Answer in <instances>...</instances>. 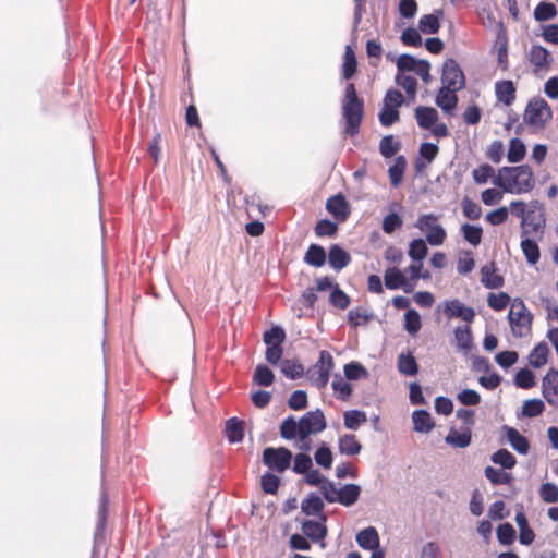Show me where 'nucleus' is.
Listing matches in <instances>:
<instances>
[{"label":"nucleus","mask_w":558,"mask_h":558,"mask_svg":"<svg viewBox=\"0 0 558 558\" xmlns=\"http://www.w3.org/2000/svg\"><path fill=\"white\" fill-rule=\"evenodd\" d=\"M493 183L510 194H525L535 186L534 173L530 166L502 167Z\"/></svg>","instance_id":"nucleus-1"},{"label":"nucleus","mask_w":558,"mask_h":558,"mask_svg":"<svg viewBox=\"0 0 558 558\" xmlns=\"http://www.w3.org/2000/svg\"><path fill=\"white\" fill-rule=\"evenodd\" d=\"M342 117L345 122L344 132L350 136L359 133L364 117V102L357 96L355 85L349 83L345 86L344 97L342 100Z\"/></svg>","instance_id":"nucleus-2"},{"label":"nucleus","mask_w":558,"mask_h":558,"mask_svg":"<svg viewBox=\"0 0 558 558\" xmlns=\"http://www.w3.org/2000/svg\"><path fill=\"white\" fill-rule=\"evenodd\" d=\"M508 318L514 337H524L531 330L533 317L522 300L512 302Z\"/></svg>","instance_id":"nucleus-3"},{"label":"nucleus","mask_w":558,"mask_h":558,"mask_svg":"<svg viewBox=\"0 0 558 558\" xmlns=\"http://www.w3.org/2000/svg\"><path fill=\"white\" fill-rule=\"evenodd\" d=\"M335 367L333 357L327 350H323L319 353L318 361L311 366L306 374L308 379L315 385L318 389H324L330 377V373Z\"/></svg>","instance_id":"nucleus-4"},{"label":"nucleus","mask_w":558,"mask_h":558,"mask_svg":"<svg viewBox=\"0 0 558 558\" xmlns=\"http://www.w3.org/2000/svg\"><path fill=\"white\" fill-rule=\"evenodd\" d=\"M551 117L553 112L547 101L543 98H533L525 108L523 121L527 125L543 129Z\"/></svg>","instance_id":"nucleus-5"},{"label":"nucleus","mask_w":558,"mask_h":558,"mask_svg":"<svg viewBox=\"0 0 558 558\" xmlns=\"http://www.w3.org/2000/svg\"><path fill=\"white\" fill-rule=\"evenodd\" d=\"M415 228L425 232L427 243L433 246L441 245L447 238L445 229L438 222V216L434 214L421 215L415 222Z\"/></svg>","instance_id":"nucleus-6"},{"label":"nucleus","mask_w":558,"mask_h":558,"mask_svg":"<svg viewBox=\"0 0 558 558\" xmlns=\"http://www.w3.org/2000/svg\"><path fill=\"white\" fill-rule=\"evenodd\" d=\"M545 221L543 205L537 201L533 202L532 208L526 211L521 221L523 235L543 233Z\"/></svg>","instance_id":"nucleus-7"},{"label":"nucleus","mask_w":558,"mask_h":558,"mask_svg":"<svg viewBox=\"0 0 558 558\" xmlns=\"http://www.w3.org/2000/svg\"><path fill=\"white\" fill-rule=\"evenodd\" d=\"M292 452L284 448H272L268 447L264 449L263 452V461L270 469L276 470L277 472H284L291 464Z\"/></svg>","instance_id":"nucleus-8"},{"label":"nucleus","mask_w":558,"mask_h":558,"mask_svg":"<svg viewBox=\"0 0 558 558\" xmlns=\"http://www.w3.org/2000/svg\"><path fill=\"white\" fill-rule=\"evenodd\" d=\"M301 441L307 439L311 434H318L326 427V418L322 410L306 412L301 418Z\"/></svg>","instance_id":"nucleus-9"},{"label":"nucleus","mask_w":558,"mask_h":558,"mask_svg":"<svg viewBox=\"0 0 558 558\" xmlns=\"http://www.w3.org/2000/svg\"><path fill=\"white\" fill-rule=\"evenodd\" d=\"M441 82L444 86L458 90L465 86L463 71L454 59H447L444 62Z\"/></svg>","instance_id":"nucleus-10"},{"label":"nucleus","mask_w":558,"mask_h":558,"mask_svg":"<svg viewBox=\"0 0 558 558\" xmlns=\"http://www.w3.org/2000/svg\"><path fill=\"white\" fill-rule=\"evenodd\" d=\"M327 211L337 222H344L351 215V206L342 193L330 196L326 202Z\"/></svg>","instance_id":"nucleus-11"},{"label":"nucleus","mask_w":558,"mask_h":558,"mask_svg":"<svg viewBox=\"0 0 558 558\" xmlns=\"http://www.w3.org/2000/svg\"><path fill=\"white\" fill-rule=\"evenodd\" d=\"M542 395L549 405L558 407V371L549 368L542 379Z\"/></svg>","instance_id":"nucleus-12"},{"label":"nucleus","mask_w":558,"mask_h":558,"mask_svg":"<svg viewBox=\"0 0 558 558\" xmlns=\"http://www.w3.org/2000/svg\"><path fill=\"white\" fill-rule=\"evenodd\" d=\"M384 281L386 288L389 290L402 288L405 293H410L414 290V283H411L397 267H389L385 270Z\"/></svg>","instance_id":"nucleus-13"},{"label":"nucleus","mask_w":558,"mask_h":558,"mask_svg":"<svg viewBox=\"0 0 558 558\" xmlns=\"http://www.w3.org/2000/svg\"><path fill=\"white\" fill-rule=\"evenodd\" d=\"M444 313L448 318L458 317L466 323H472L475 317V311L465 306L458 299H452L444 303Z\"/></svg>","instance_id":"nucleus-14"},{"label":"nucleus","mask_w":558,"mask_h":558,"mask_svg":"<svg viewBox=\"0 0 558 558\" xmlns=\"http://www.w3.org/2000/svg\"><path fill=\"white\" fill-rule=\"evenodd\" d=\"M527 58L535 71L548 70L553 61L550 52L541 45H532Z\"/></svg>","instance_id":"nucleus-15"},{"label":"nucleus","mask_w":558,"mask_h":558,"mask_svg":"<svg viewBox=\"0 0 558 558\" xmlns=\"http://www.w3.org/2000/svg\"><path fill=\"white\" fill-rule=\"evenodd\" d=\"M481 282L487 289H499L504 286V277L497 274L495 262L487 263L481 268Z\"/></svg>","instance_id":"nucleus-16"},{"label":"nucleus","mask_w":558,"mask_h":558,"mask_svg":"<svg viewBox=\"0 0 558 558\" xmlns=\"http://www.w3.org/2000/svg\"><path fill=\"white\" fill-rule=\"evenodd\" d=\"M326 515H320V521L306 520L302 524V532L313 542L323 541L327 535V527L325 525Z\"/></svg>","instance_id":"nucleus-17"},{"label":"nucleus","mask_w":558,"mask_h":558,"mask_svg":"<svg viewBox=\"0 0 558 558\" xmlns=\"http://www.w3.org/2000/svg\"><path fill=\"white\" fill-rule=\"evenodd\" d=\"M457 92L458 89L442 85L436 96V105L440 107L446 113L452 114L458 104V96L456 94Z\"/></svg>","instance_id":"nucleus-18"},{"label":"nucleus","mask_w":558,"mask_h":558,"mask_svg":"<svg viewBox=\"0 0 558 558\" xmlns=\"http://www.w3.org/2000/svg\"><path fill=\"white\" fill-rule=\"evenodd\" d=\"M361 494V488L356 484H347L342 488L339 489L338 497L333 498L331 496H327V501L329 502H340L343 506H351L359 499Z\"/></svg>","instance_id":"nucleus-19"},{"label":"nucleus","mask_w":558,"mask_h":558,"mask_svg":"<svg viewBox=\"0 0 558 558\" xmlns=\"http://www.w3.org/2000/svg\"><path fill=\"white\" fill-rule=\"evenodd\" d=\"M328 262L331 268L341 270L351 263V256L340 245L332 244L329 248Z\"/></svg>","instance_id":"nucleus-20"},{"label":"nucleus","mask_w":558,"mask_h":558,"mask_svg":"<svg viewBox=\"0 0 558 558\" xmlns=\"http://www.w3.org/2000/svg\"><path fill=\"white\" fill-rule=\"evenodd\" d=\"M495 94L497 100L505 106H510L515 100V87L512 81L504 80L495 84Z\"/></svg>","instance_id":"nucleus-21"},{"label":"nucleus","mask_w":558,"mask_h":558,"mask_svg":"<svg viewBox=\"0 0 558 558\" xmlns=\"http://www.w3.org/2000/svg\"><path fill=\"white\" fill-rule=\"evenodd\" d=\"M415 118L421 129L429 130L438 120V112L433 107L418 106Z\"/></svg>","instance_id":"nucleus-22"},{"label":"nucleus","mask_w":558,"mask_h":558,"mask_svg":"<svg viewBox=\"0 0 558 558\" xmlns=\"http://www.w3.org/2000/svg\"><path fill=\"white\" fill-rule=\"evenodd\" d=\"M505 430L511 447L520 454H526L530 450V442L527 438L521 435L513 427L505 426Z\"/></svg>","instance_id":"nucleus-23"},{"label":"nucleus","mask_w":558,"mask_h":558,"mask_svg":"<svg viewBox=\"0 0 558 558\" xmlns=\"http://www.w3.org/2000/svg\"><path fill=\"white\" fill-rule=\"evenodd\" d=\"M356 542L363 549H375L379 547V536L375 527L368 526L356 534Z\"/></svg>","instance_id":"nucleus-24"},{"label":"nucleus","mask_w":558,"mask_h":558,"mask_svg":"<svg viewBox=\"0 0 558 558\" xmlns=\"http://www.w3.org/2000/svg\"><path fill=\"white\" fill-rule=\"evenodd\" d=\"M514 520L519 527V542L522 545H531L534 542L535 534L533 530L530 527L524 512H517Z\"/></svg>","instance_id":"nucleus-25"},{"label":"nucleus","mask_w":558,"mask_h":558,"mask_svg":"<svg viewBox=\"0 0 558 558\" xmlns=\"http://www.w3.org/2000/svg\"><path fill=\"white\" fill-rule=\"evenodd\" d=\"M280 436L287 440H292V439L298 438V440L301 441L300 421L296 422L292 415L286 417L280 425Z\"/></svg>","instance_id":"nucleus-26"},{"label":"nucleus","mask_w":558,"mask_h":558,"mask_svg":"<svg viewBox=\"0 0 558 558\" xmlns=\"http://www.w3.org/2000/svg\"><path fill=\"white\" fill-rule=\"evenodd\" d=\"M442 11L438 10L433 14H425L418 21V28L425 34H436L440 28Z\"/></svg>","instance_id":"nucleus-27"},{"label":"nucleus","mask_w":558,"mask_h":558,"mask_svg":"<svg viewBox=\"0 0 558 558\" xmlns=\"http://www.w3.org/2000/svg\"><path fill=\"white\" fill-rule=\"evenodd\" d=\"M226 436L232 444L241 442L244 438V424L243 421L236 417H231L226 422Z\"/></svg>","instance_id":"nucleus-28"},{"label":"nucleus","mask_w":558,"mask_h":558,"mask_svg":"<svg viewBox=\"0 0 558 558\" xmlns=\"http://www.w3.org/2000/svg\"><path fill=\"white\" fill-rule=\"evenodd\" d=\"M326 252L318 244H311L304 255V263L313 267H322L326 263Z\"/></svg>","instance_id":"nucleus-29"},{"label":"nucleus","mask_w":558,"mask_h":558,"mask_svg":"<svg viewBox=\"0 0 558 558\" xmlns=\"http://www.w3.org/2000/svg\"><path fill=\"white\" fill-rule=\"evenodd\" d=\"M471 438L472 434L470 427L461 433L451 428L449 434L446 436L445 441L454 448H465L471 444Z\"/></svg>","instance_id":"nucleus-30"},{"label":"nucleus","mask_w":558,"mask_h":558,"mask_svg":"<svg viewBox=\"0 0 558 558\" xmlns=\"http://www.w3.org/2000/svg\"><path fill=\"white\" fill-rule=\"evenodd\" d=\"M412 420L414 424V430L420 433H428L435 425L429 413L425 410L414 411L412 414Z\"/></svg>","instance_id":"nucleus-31"},{"label":"nucleus","mask_w":558,"mask_h":558,"mask_svg":"<svg viewBox=\"0 0 558 558\" xmlns=\"http://www.w3.org/2000/svg\"><path fill=\"white\" fill-rule=\"evenodd\" d=\"M549 349L545 342H539L530 353L529 363L535 367H542L547 363Z\"/></svg>","instance_id":"nucleus-32"},{"label":"nucleus","mask_w":558,"mask_h":558,"mask_svg":"<svg viewBox=\"0 0 558 558\" xmlns=\"http://www.w3.org/2000/svg\"><path fill=\"white\" fill-rule=\"evenodd\" d=\"M362 449L361 444L352 434H345L339 438V450L343 454L354 456Z\"/></svg>","instance_id":"nucleus-33"},{"label":"nucleus","mask_w":558,"mask_h":558,"mask_svg":"<svg viewBox=\"0 0 558 558\" xmlns=\"http://www.w3.org/2000/svg\"><path fill=\"white\" fill-rule=\"evenodd\" d=\"M398 369L403 375L414 376L418 373V364L411 353L407 355L400 354L398 357Z\"/></svg>","instance_id":"nucleus-34"},{"label":"nucleus","mask_w":558,"mask_h":558,"mask_svg":"<svg viewBox=\"0 0 558 558\" xmlns=\"http://www.w3.org/2000/svg\"><path fill=\"white\" fill-rule=\"evenodd\" d=\"M343 59L344 60L342 64V76L345 80H350L356 73L357 69V61L351 46L345 47Z\"/></svg>","instance_id":"nucleus-35"},{"label":"nucleus","mask_w":558,"mask_h":558,"mask_svg":"<svg viewBox=\"0 0 558 558\" xmlns=\"http://www.w3.org/2000/svg\"><path fill=\"white\" fill-rule=\"evenodd\" d=\"M526 154L524 143L520 138H511L509 143V149L507 159L511 163L520 162Z\"/></svg>","instance_id":"nucleus-36"},{"label":"nucleus","mask_w":558,"mask_h":558,"mask_svg":"<svg viewBox=\"0 0 558 558\" xmlns=\"http://www.w3.org/2000/svg\"><path fill=\"white\" fill-rule=\"evenodd\" d=\"M407 161L403 156H398L395 160V163L389 168V179L392 186H398L405 171Z\"/></svg>","instance_id":"nucleus-37"},{"label":"nucleus","mask_w":558,"mask_h":558,"mask_svg":"<svg viewBox=\"0 0 558 558\" xmlns=\"http://www.w3.org/2000/svg\"><path fill=\"white\" fill-rule=\"evenodd\" d=\"M275 380V375L272 371L263 364H259L256 366L254 375H253V383L258 386H265L268 387L272 385Z\"/></svg>","instance_id":"nucleus-38"},{"label":"nucleus","mask_w":558,"mask_h":558,"mask_svg":"<svg viewBox=\"0 0 558 558\" xmlns=\"http://www.w3.org/2000/svg\"><path fill=\"white\" fill-rule=\"evenodd\" d=\"M343 372L348 380L366 379L368 377V371L359 362L345 364Z\"/></svg>","instance_id":"nucleus-39"},{"label":"nucleus","mask_w":558,"mask_h":558,"mask_svg":"<svg viewBox=\"0 0 558 558\" xmlns=\"http://www.w3.org/2000/svg\"><path fill=\"white\" fill-rule=\"evenodd\" d=\"M331 387L337 393V398L342 401H348L352 395V386L345 381L339 374L335 375Z\"/></svg>","instance_id":"nucleus-40"},{"label":"nucleus","mask_w":558,"mask_h":558,"mask_svg":"<svg viewBox=\"0 0 558 558\" xmlns=\"http://www.w3.org/2000/svg\"><path fill=\"white\" fill-rule=\"evenodd\" d=\"M301 509L307 515H322L324 502L320 497L311 495L307 499L302 501Z\"/></svg>","instance_id":"nucleus-41"},{"label":"nucleus","mask_w":558,"mask_h":558,"mask_svg":"<svg viewBox=\"0 0 558 558\" xmlns=\"http://www.w3.org/2000/svg\"><path fill=\"white\" fill-rule=\"evenodd\" d=\"M522 252L531 265H535L541 257L538 245L535 241L531 239H524L521 241Z\"/></svg>","instance_id":"nucleus-42"},{"label":"nucleus","mask_w":558,"mask_h":558,"mask_svg":"<svg viewBox=\"0 0 558 558\" xmlns=\"http://www.w3.org/2000/svg\"><path fill=\"white\" fill-rule=\"evenodd\" d=\"M422 327L421 317L417 311L411 308L404 314V329L412 336L416 335Z\"/></svg>","instance_id":"nucleus-43"},{"label":"nucleus","mask_w":558,"mask_h":558,"mask_svg":"<svg viewBox=\"0 0 558 558\" xmlns=\"http://www.w3.org/2000/svg\"><path fill=\"white\" fill-rule=\"evenodd\" d=\"M427 253H428V248H427L426 242L424 240L415 239V240L411 241V243L409 245L408 254L412 258V260H414V262L423 260L427 256Z\"/></svg>","instance_id":"nucleus-44"},{"label":"nucleus","mask_w":558,"mask_h":558,"mask_svg":"<svg viewBox=\"0 0 558 558\" xmlns=\"http://www.w3.org/2000/svg\"><path fill=\"white\" fill-rule=\"evenodd\" d=\"M463 238L466 242L472 244L473 246H476L482 241L483 235V229L480 226H473L469 223H464L461 227Z\"/></svg>","instance_id":"nucleus-45"},{"label":"nucleus","mask_w":558,"mask_h":558,"mask_svg":"<svg viewBox=\"0 0 558 558\" xmlns=\"http://www.w3.org/2000/svg\"><path fill=\"white\" fill-rule=\"evenodd\" d=\"M281 372L286 377L295 379L303 376L304 366L298 361L283 360L281 362Z\"/></svg>","instance_id":"nucleus-46"},{"label":"nucleus","mask_w":558,"mask_h":558,"mask_svg":"<svg viewBox=\"0 0 558 558\" xmlns=\"http://www.w3.org/2000/svg\"><path fill=\"white\" fill-rule=\"evenodd\" d=\"M344 426L349 429H357L359 426L367 421L366 414L359 410H349L344 412Z\"/></svg>","instance_id":"nucleus-47"},{"label":"nucleus","mask_w":558,"mask_h":558,"mask_svg":"<svg viewBox=\"0 0 558 558\" xmlns=\"http://www.w3.org/2000/svg\"><path fill=\"white\" fill-rule=\"evenodd\" d=\"M492 461L504 469H512L517 463L515 457L507 449H499L493 453Z\"/></svg>","instance_id":"nucleus-48"},{"label":"nucleus","mask_w":558,"mask_h":558,"mask_svg":"<svg viewBox=\"0 0 558 558\" xmlns=\"http://www.w3.org/2000/svg\"><path fill=\"white\" fill-rule=\"evenodd\" d=\"M350 296L336 283L329 296L330 304L337 308L345 310L350 305Z\"/></svg>","instance_id":"nucleus-49"},{"label":"nucleus","mask_w":558,"mask_h":558,"mask_svg":"<svg viewBox=\"0 0 558 558\" xmlns=\"http://www.w3.org/2000/svg\"><path fill=\"white\" fill-rule=\"evenodd\" d=\"M484 473L486 478L495 485L509 484L512 480L511 474L495 469L493 466H486Z\"/></svg>","instance_id":"nucleus-50"},{"label":"nucleus","mask_w":558,"mask_h":558,"mask_svg":"<svg viewBox=\"0 0 558 558\" xmlns=\"http://www.w3.org/2000/svg\"><path fill=\"white\" fill-rule=\"evenodd\" d=\"M545 410V404L541 399H530L522 405V414L527 417L541 415Z\"/></svg>","instance_id":"nucleus-51"},{"label":"nucleus","mask_w":558,"mask_h":558,"mask_svg":"<svg viewBox=\"0 0 558 558\" xmlns=\"http://www.w3.org/2000/svg\"><path fill=\"white\" fill-rule=\"evenodd\" d=\"M399 149L400 143L395 141L392 135H386L381 138L379 144V150L384 157L390 158L395 156Z\"/></svg>","instance_id":"nucleus-52"},{"label":"nucleus","mask_w":558,"mask_h":558,"mask_svg":"<svg viewBox=\"0 0 558 558\" xmlns=\"http://www.w3.org/2000/svg\"><path fill=\"white\" fill-rule=\"evenodd\" d=\"M557 9L555 4L549 2H541L534 10V17L536 21H547L555 17Z\"/></svg>","instance_id":"nucleus-53"},{"label":"nucleus","mask_w":558,"mask_h":558,"mask_svg":"<svg viewBox=\"0 0 558 558\" xmlns=\"http://www.w3.org/2000/svg\"><path fill=\"white\" fill-rule=\"evenodd\" d=\"M338 232V225L329 219H322L315 226V234L319 238L335 236Z\"/></svg>","instance_id":"nucleus-54"},{"label":"nucleus","mask_w":558,"mask_h":558,"mask_svg":"<svg viewBox=\"0 0 558 558\" xmlns=\"http://www.w3.org/2000/svg\"><path fill=\"white\" fill-rule=\"evenodd\" d=\"M514 383L519 388L530 389L535 386V375L527 368H521L514 377Z\"/></svg>","instance_id":"nucleus-55"},{"label":"nucleus","mask_w":558,"mask_h":558,"mask_svg":"<svg viewBox=\"0 0 558 558\" xmlns=\"http://www.w3.org/2000/svg\"><path fill=\"white\" fill-rule=\"evenodd\" d=\"M315 461L318 465L324 469H330L332 465V452L328 446L323 444L318 447L316 452L314 453Z\"/></svg>","instance_id":"nucleus-56"},{"label":"nucleus","mask_w":558,"mask_h":558,"mask_svg":"<svg viewBox=\"0 0 558 558\" xmlns=\"http://www.w3.org/2000/svg\"><path fill=\"white\" fill-rule=\"evenodd\" d=\"M510 303V296L506 292L489 293L487 304L494 311H502Z\"/></svg>","instance_id":"nucleus-57"},{"label":"nucleus","mask_w":558,"mask_h":558,"mask_svg":"<svg viewBox=\"0 0 558 558\" xmlns=\"http://www.w3.org/2000/svg\"><path fill=\"white\" fill-rule=\"evenodd\" d=\"M263 340L265 344H283L286 340V332L281 327L274 326L264 332Z\"/></svg>","instance_id":"nucleus-58"},{"label":"nucleus","mask_w":558,"mask_h":558,"mask_svg":"<svg viewBox=\"0 0 558 558\" xmlns=\"http://www.w3.org/2000/svg\"><path fill=\"white\" fill-rule=\"evenodd\" d=\"M539 497L544 502H558V486L553 483H543L539 487Z\"/></svg>","instance_id":"nucleus-59"},{"label":"nucleus","mask_w":558,"mask_h":558,"mask_svg":"<svg viewBox=\"0 0 558 558\" xmlns=\"http://www.w3.org/2000/svg\"><path fill=\"white\" fill-rule=\"evenodd\" d=\"M400 114L398 109L392 108L384 104L380 112H379V121L384 126H390L397 121H399Z\"/></svg>","instance_id":"nucleus-60"},{"label":"nucleus","mask_w":558,"mask_h":558,"mask_svg":"<svg viewBox=\"0 0 558 558\" xmlns=\"http://www.w3.org/2000/svg\"><path fill=\"white\" fill-rule=\"evenodd\" d=\"M396 83L401 86L412 99L415 98L417 81L413 76L397 74Z\"/></svg>","instance_id":"nucleus-61"},{"label":"nucleus","mask_w":558,"mask_h":558,"mask_svg":"<svg viewBox=\"0 0 558 558\" xmlns=\"http://www.w3.org/2000/svg\"><path fill=\"white\" fill-rule=\"evenodd\" d=\"M515 531L510 523H502L497 527V538L502 545H510L514 541Z\"/></svg>","instance_id":"nucleus-62"},{"label":"nucleus","mask_w":558,"mask_h":558,"mask_svg":"<svg viewBox=\"0 0 558 558\" xmlns=\"http://www.w3.org/2000/svg\"><path fill=\"white\" fill-rule=\"evenodd\" d=\"M462 211L471 220H477L482 215L481 206L472 199L464 197L462 199Z\"/></svg>","instance_id":"nucleus-63"},{"label":"nucleus","mask_w":558,"mask_h":558,"mask_svg":"<svg viewBox=\"0 0 558 558\" xmlns=\"http://www.w3.org/2000/svg\"><path fill=\"white\" fill-rule=\"evenodd\" d=\"M402 219L396 213L388 214L383 220V231L387 234L393 233L397 229L402 227Z\"/></svg>","instance_id":"nucleus-64"}]
</instances>
